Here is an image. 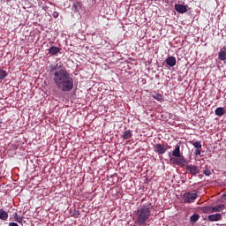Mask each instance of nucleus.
Instances as JSON below:
<instances>
[{"label": "nucleus", "instance_id": "4", "mask_svg": "<svg viewBox=\"0 0 226 226\" xmlns=\"http://www.w3.org/2000/svg\"><path fill=\"white\" fill-rule=\"evenodd\" d=\"M182 199L184 200V203L192 204V203L195 202V200L198 199V192H187L184 194Z\"/></svg>", "mask_w": 226, "mask_h": 226}, {"label": "nucleus", "instance_id": "9", "mask_svg": "<svg viewBox=\"0 0 226 226\" xmlns=\"http://www.w3.org/2000/svg\"><path fill=\"white\" fill-rule=\"evenodd\" d=\"M222 214H214L207 216V220L210 222L221 221Z\"/></svg>", "mask_w": 226, "mask_h": 226}, {"label": "nucleus", "instance_id": "24", "mask_svg": "<svg viewBox=\"0 0 226 226\" xmlns=\"http://www.w3.org/2000/svg\"><path fill=\"white\" fill-rule=\"evenodd\" d=\"M203 174H205V176L209 177L211 175V171L210 170L207 169L205 170H203Z\"/></svg>", "mask_w": 226, "mask_h": 226}, {"label": "nucleus", "instance_id": "13", "mask_svg": "<svg viewBox=\"0 0 226 226\" xmlns=\"http://www.w3.org/2000/svg\"><path fill=\"white\" fill-rule=\"evenodd\" d=\"M132 137H133V134L130 130L125 131L124 134H122V138H124V139H131Z\"/></svg>", "mask_w": 226, "mask_h": 226}, {"label": "nucleus", "instance_id": "7", "mask_svg": "<svg viewBox=\"0 0 226 226\" xmlns=\"http://www.w3.org/2000/svg\"><path fill=\"white\" fill-rule=\"evenodd\" d=\"M175 10L178 13H186L187 12V5L183 4H175Z\"/></svg>", "mask_w": 226, "mask_h": 226}, {"label": "nucleus", "instance_id": "2", "mask_svg": "<svg viewBox=\"0 0 226 226\" xmlns=\"http://www.w3.org/2000/svg\"><path fill=\"white\" fill-rule=\"evenodd\" d=\"M152 205L150 203L140 205L136 210L135 223L139 226H146L151 216Z\"/></svg>", "mask_w": 226, "mask_h": 226}, {"label": "nucleus", "instance_id": "12", "mask_svg": "<svg viewBox=\"0 0 226 226\" xmlns=\"http://www.w3.org/2000/svg\"><path fill=\"white\" fill-rule=\"evenodd\" d=\"M0 219L2 221H7L9 219V214L4 208H0Z\"/></svg>", "mask_w": 226, "mask_h": 226}, {"label": "nucleus", "instance_id": "18", "mask_svg": "<svg viewBox=\"0 0 226 226\" xmlns=\"http://www.w3.org/2000/svg\"><path fill=\"white\" fill-rule=\"evenodd\" d=\"M200 219V215L198 214H194L190 217V222L192 224H194L197 222Z\"/></svg>", "mask_w": 226, "mask_h": 226}, {"label": "nucleus", "instance_id": "25", "mask_svg": "<svg viewBox=\"0 0 226 226\" xmlns=\"http://www.w3.org/2000/svg\"><path fill=\"white\" fill-rule=\"evenodd\" d=\"M52 17H54V19H58L59 12L58 11H54V13H52Z\"/></svg>", "mask_w": 226, "mask_h": 226}, {"label": "nucleus", "instance_id": "1", "mask_svg": "<svg viewBox=\"0 0 226 226\" xmlns=\"http://www.w3.org/2000/svg\"><path fill=\"white\" fill-rule=\"evenodd\" d=\"M51 79L54 81L57 89L64 93L73 90L74 79L71 77L68 70L63 62H58L50 67Z\"/></svg>", "mask_w": 226, "mask_h": 226}, {"label": "nucleus", "instance_id": "14", "mask_svg": "<svg viewBox=\"0 0 226 226\" xmlns=\"http://www.w3.org/2000/svg\"><path fill=\"white\" fill-rule=\"evenodd\" d=\"M212 208H213L214 213L221 212V211L224 210L225 205L224 204H219L215 207H212Z\"/></svg>", "mask_w": 226, "mask_h": 226}, {"label": "nucleus", "instance_id": "17", "mask_svg": "<svg viewBox=\"0 0 226 226\" xmlns=\"http://www.w3.org/2000/svg\"><path fill=\"white\" fill-rule=\"evenodd\" d=\"M152 98L154 100H156L159 102H163V98H162V95L161 94H152Z\"/></svg>", "mask_w": 226, "mask_h": 226}, {"label": "nucleus", "instance_id": "23", "mask_svg": "<svg viewBox=\"0 0 226 226\" xmlns=\"http://www.w3.org/2000/svg\"><path fill=\"white\" fill-rule=\"evenodd\" d=\"M201 149H202V148H197V149L194 151V154H195L196 156L200 155V153L202 152Z\"/></svg>", "mask_w": 226, "mask_h": 226}, {"label": "nucleus", "instance_id": "5", "mask_svg": "<svg viewBox=\"0 0 226 226\" xmlns=\"http://www.w3.org/2000/svg\"><path fill=\"white\" fill-rule=\"evenodd\" d=\"M168 149H171V146L168 144H156L154 146V152L157 153L159 155L165 154Z\"/></svg>", "mask_w": 226, "mask_h": 226}, {"label": "nucleus", "instance_id": "19", "mask_svg": "<svg viewBox=\"0 0 226 226\" xmlns=\"http://www.w3.org/2000/svg\"><path fill=\"white\" fill-rule=\"evenodd\" d=\"M202 211L205 212L206 214H214V209L210 206L203 207Z\"/></svg>", "mask_w": 226, "mask_h": 226}, {"label": "nucleus", "instance_id": "3", "mask_svg": "<svg viewBox=\"0 0 226 226\" xmlns=\"http://www.w3.org/2000/svg\"><path fill=\"white\" fill-rule=\"evenodd\" d=\"M172 154L175 158H170V161L172 162V163L176 166L183 168L188 164L187 160L185 159L181 153L180 145L177 144L175 146V149L173 150Z\"/></svg>", "mask_w": 226, "mask_h": 226}, {"label": "nucleus", "instance_id": "16", "mask_svg": "<svg viewBox=\"0 0 226 226\" xmlns=\"http://www.w3.org/2000/svg\"><path fill=\"white\" fill-rule=\"evenodd\" d=\"M81 9V3L80 2H74L72 4V11H79Z\"/></svg>", "mask_w": 226, "mask_h": 226}, {"label": "nucleus", "instance_id": "15", "mask_svg": "<svg viewBox=\"0 0 226 226\" xmlns=\"http://www.w3.org/2000/svg\"><path fill=\"white\" fill-rule=\"evenodd\" d=\"M215 115L217 117H222L225 115V110H224V108L222 107H218L216 109H215Z\"/></svg>", "mask_w": 226, "mask_h": 226}, {"label": "nucleus", "instance_id": "11", "mask_svg": "<svg viewBox=\"0 0 226 226\" xmlns=\"http://www.w3.org/2000/svg\"><path fill=\"white\" fill-rule=\"evenodd\" d=\"M226 47L222 48L221 50L218 52V60L226 61Z\"/></svg>", "mask_w": 226, "mask_h": 226}, {"label": "nucleus", "instance_id": "6", "mask_svg": "<svg viewBox=\"0 0 226 226\" xmlns=\"http://www.w3.org/2000/svg\"><path fill=\"white\" fill-rule=\"evenodd\" d=\"M185 170L192 177L197 176L200 172V168L193 164H187Z\"/></svg>", "mask_w": 226, "mask_h": 226}, {"label": "nucleus", "instance_id": "8", "mask_svg": "<svg viewBox=\"0 0 226 226\" xmlns=\"http://www.w3.org/2000/svg\"><path fill=\"white\" fill-rule=\"evenodd\" d=\"M61 51V48L57 47V46H51L49 49V54H50L51 56H56L57 54H59Z\"/></svg>", "mask_w": 226, "mask_h": 226}, {"label": "nucleus", "instance_id": "20", "mask_svg": "<svg viewBox=\"0 0 226 226\" xmlns=\"http://www.w3.org/2000/svg\"><path fill=\"white\" fill-rule=\"evenodd\" d=\"M190 144H192V147L197 149H202V144L200 143V141H190Z\"/></svg>", "mask_w": 226, "mask_h": 226}, {"label": "nucleus", "instance_id": "10", "mask_svg": "<svg viewBox=\"0 0 226 226\" xmlns=\"http://www.w3.org/2000/svg\"><path fill=\"white\" fill-rule=\"evenodd\" d=\"M165 63H167V64H168L170 68H172V67L176 66V64H177V59H176V57H174V56H169V57L167 58V60H165Z\"/></svg>", "mask_w": 226, "mask_h": 226}, {"label": "nucleus", "instance_id": "26", "mask_svg": "<svg viewBox=\"0 0 226 226\" xmlns=\"http://www.w3.org/2000/svg\"><path fill=\"white\" fill-rule=\"evenodd\" d=\"M9 226H19L17 222H9Z\"/></svg>", "mask_w": 226, "mask_h": 226}, {"label": "nucleus", "instance_id": "22", "mask_svg": "<svg viewBox=\"0 0 226 226\" xmlns=\"http://www.w3.org/2000/svg\"><path fill=\"white\" fill-rule=\"evenodd\" d=\"M14 221H16L18 223H22L23 217L18 216L17 213L13 214Z\"/></svg>", "mask_w": 226, "mask_h": 226}, {"label": "nucleus", "instance_id": "21", "mask_svg": "<svg viewBox=\"0 0 226 226\" xmlns=\"http://www.w3.org/2000/svg\"><path fill=\"white\" fill-rule=\"evenodd\" d=\"M7 77V72L4 69H0V80H4V79Z\"/></svg>", "mask_w": 226, "mask_h": 226}]
</instances>
